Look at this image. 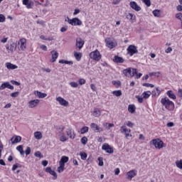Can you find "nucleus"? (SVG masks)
Listing matches in <instances>:
<instances>
[{
	"label": "nucleus",
	"instance_id": "obj_3",
	"mask_svg": "<svg viewBox=\"0 0 182 182\" xmlns=\"http://www.w3.org/2000/svg\"><path fill=\"white\" fill-rule=\"evenodd\" d=\"M90 59H92V60L99 62V60L102 59V55L99 50H95L90 53Z\"/></svg>",
	"mask_w": 182,
	"mask_h": 182
},
{
	"label": "nucleus",
	"instance_id": "obj_17",
	"mask_svg": "<svg viewBox=\"0 0 182 182\" xmlns=\"http://www.w3.org/2000/svg\"><path fill=\"white\" fill-rule=\"evenodd\" d=\"M37 105H39V100H33L28 102V107L33 109Z\"/></svg>",
	"mask_w": 182,
	"mask_h": 182
},
{
	"label": "nucleus",
	"instance_id": "obj_39",
	"mask_svg": "<svg viewBox=\"0 0 182 182\" xmlns=\"http://www.w3.org/2000/svg\"><path fill=\"white\" fill-rule=\"evenodd\" d=\"M58 63L62 64L65 63V65H73V61H68L66 60H60Z\"/></svg>",
	"mask_w": 182,
	"mask_h": 182
},
{
	"label": "nucleus",
	"instance_id": "obj_54",
	"mask_svg": "<svg viewBox=\"0 0 182 182\" xmlns=\"http://www.w3.org/2000/svg\"><path fill=\"white\" fill-rule=\"evenodd\" d=\"M18 95H19V92H12V93L10 95V96H11V97H18Z\"/></svg>",
	"mask_w": 182,
	"mask_h": 182
},
{
	"label": "nucleus",
	"instance_id": "obj_8",
	"mask_svg": "<svg viewBox=\"0 0 182 182\" xmlns=\"http://www.w3.org/2000/svg\"><path fill=\"white\" fill-rule=\"evenodd\" d=\"M90 127L93 130V132H95V133H100L103 132V128L97 126L96 123H91Z\"/></svg>",
	"mask_w": 182,
	"mask_h": 182
},
{
	"label": "nucleus",
	"instance_id": "obj_63",
	"mask_svg": "<svg viewBox=\"0 0 182 182\" xmlns=\"http://www.w3.org/2000/svg\"><path fill=\"white\" fill-rule=\"evenodd\" d=\"M127 126H128V127H133V126H134V124L130 121H129L127 124Z\"/></svg>",
	"mask_w": 182,
	"mask_h": 182
},
{
	"label": "nucleus",
	"instance_id": "obj_57",
	"mask_svg": "<svg viewBox=\"0 0 182 182\" xmlns=\"http://www.w3.org/2000/svg\"><path fill=\"white\" fill-rule=\"evenodd\" d=\"M5 16H4L3 14H0V23L5 22Z\"/></svg>",
	"mask_w": 182,
	"mask_h": 182
},
{
	"label": "nucleus",
	"instance_id": "obj_52",
	"mask_svg": "<svg viewBox=\"0 0 182 182\" xmlns=\"http://www.w3.org/2000/svg\"><path fill=\"white\" fill-rule=\"evenodd\" d=\"M41 39H43V41H53V38H45V36H40Z\"/></svg>",
	"mask_w": 182,
	"mask_h": 182
},
{
	"label": "nucleus",
	"instance_id": "obj_27",
	"mask_svg": "<svg viewBox=\"0 0 182 182\" xmlns=\"http://www.w3.org/2000/svg\"><path fill=\"white\" fill-rule=\"evenodd\" d=\"M68 161H69V157L63 156L61 157L59 164H65V163H68Z\"/></svg>",
	"mask_w": 182,
	"mask_h": 182
},
{
	"label": "nucleus",
	"instance_id": "obj_50",
	"mask_svg": "<svg viewBox=\"0 0 182 182\" xmlns=\"http://www.w3.org/2000/svg\"><path fill=\"white\" fill-rule=\"evenodd\" d=\"M142 2H144L146 6H150L151 5V1L150 0H142Z\"/></svg>",
	"mask_w": 182,
	"mask_h": 182
},
{
	"label": "nucleus",
	"instance_id": "obj_37",
	"mask_svg": "<svg viewBox=\"0 0 182 182\" xmlns=\"http://www.w3.org/2000/svg\"><path fill=\"white\" fill-rule=\"evenodd\" d=\"M160 12H161L160 10L156 9V10H154V11H152V14H153L154 16H156V18H160V16H161V14H160Z\"/></svg>",
	"mask_w": 182,
	"mask_h": 182
},
{
	"label": "nucleus",
	"instance_id": "obj_11",
	"mask_svg": "<svg viewBox=\"0 0 182 182\" xmlns=\"http://www.w3.org/2000/svg\"><path fill=\"white\" fill-rule=\"evenodd\" d=\"M129 6H131L132 9L136 11V12L141 11V7H140V6H139L136 1H131L129 3Z\"/></svg>",
	"mask_w": 182,
	"mask_h": 182
},
{
	"label": "nucleus",
	"instance_id": "obj_45",
	"mask_svg": "<svg viewBox=\"0 0 182 182\" xmlns=\"http://www.w3.org/2000/svg\"><path fill=\"white\" fill-rule=\"evenodd\" d=\"M176 167H178V168H180L181 170H182V160L181 159L180 161H176Z\"/></svg>",
	"mask_w": 182,
	"mask_h": 182
},
{
	"label": "nucleus",
	"instance_id": "obj_42",
	"mask_svg": "<svg viewBox=\"0 0 182 182\" xmlns=\"http://www.w3.org/2000/svg\"><path fill=\"white\" fill-rule=\"evenodd\" d=\"M81 134H85V133H87L89 132V127H83L80 129Z\"/></svg>",
	"mask_w": 182,
	"mask_h": 182
},
{
	"label": "nucleus",
	"instance_id": "obj_21",
	"mask_svg": "<svg viewBox=\"0 0 182 182\" xmlns=\"http://www.w3.org/2000/svg\"><path fill=\"white\" fill-rule=\"evenodd\" d=\"M6 68L9 69V70H14V69H18V65L15 64H12L11 63H6Z\"/></svg>",
	"mask_w": 182,
	"mask_h": 182
},
{
	"label": "nucleus",
	"instance_id": "obj_55",
	"mask_svg": "<svg viewBox=\"0 0 182 182\" xmlns=\"http://www.w3.org/2000/svg\"><path fill=\"white\" fill-rule=\"evenodd\" d=\"M78 83L79 85H85V83H86V80L83 78H81L78 80Z\"/></svg>",
	"mask_w": 182,
	"mask_h": 182
},
{
	"label": "nucleus",
	"instance_id": "obj_22",
	"mask_svg": "<svg viewBox=\"0 0 182 182\" xmlns=\"http://www.w3.org/2000/svg\"><path fill=\"white\" fill-rule=\"evenodd\" d=\"M105 43L107 46V48H109L110 49H113L116 46L114 45V43L110 39H105Z\"/></svg>",
	"mask_w": 182,
	"mask_h": 182
},
{
	"label": "nucleus",
	"instance_id": "obj_28",
	"mask_svg": "<svg viewBox=\"0 0 182 182\" xmlns=\"http://www.w3.org/2000/svg\"><path fill=\"white\" fill-rule=\"evenodd\" d=\"M23 4L26 5L28 9H31L33 4L32 2H29V0H23Z\"/></svg>",
	"mask_w": 182,
	"mask_h": 182
},
{
	"label": "nucleus",
	"instance_id": "obj_61",
	"mask_svg": "<svg viewBox=\"0 0 182 182\" xmlns=\"http://www.w3.org/2000/svg\"><path fill=\"white\" fill-rule=\"evenodd\" d=\"M41 49H42V50H45V52H46V50H48V47H46V46L45 45H41L40 46Z\"/></svg>",
	"mask_w": 182,
	"mask_h": 182
},
{
	"label": "nucleus",
	"instance_id": "obj_31",
	"mask_svg": "<svg viewBox=\"0 0 182 182\" xmlns=\"http://www.w3.org/2000/svg\"><path fill=\"white\" fill-rule=\"evenodd\" d=\"M93 116H95V117H99V116H100V109L94 108V109H93Z\"/></svg>",
	"mask_w": 182,
	"mask_h": 182
},
{
	"label": "nucleus",
	"instance_id": "obj_40",
	"mask_svg": "<svg viewBox=\"0 0 182 182\" xmlns=\"http://www.w3.org/2000/svg\"><path fill=\"white\" fill-rule=\"evenodd\" d=\"M112 95H114V96H116L117 97H120V96H122V90H119L113 91Z\"/></svg>",
	"mask_w": 182,
	"mask_h": 182
},
{
	"label": "nucleus",
	"instance_id": "obj_56",
	"mask_svg": "<svg viewBox=\"0 0 182 182\" xmlns=\"http://www.w3.org/2000/svg\"><path fill=\"white\" fill-rule=\"evenodd\" d=\"M11 83H12V85H16V86H21V82L16 80H11Z\"/></svg>",
	"mask_w": 182,
	"mask_h": 182
},
{
	"label": "nucleus",
	"instance_id": "obj_46",
	"mask_svg": "<svg viewBox=\"0 0 182 182\" xmlns=\"http://www.w3.org/2000/svg\"><path fill=\"white\" fill-rule=\"evenodd\" d=\"M99 163H98V166H100V167L103 166L105 163L103 162V158L102 157H99L97 159Z\"/></svg>",
	"mask_w": 182,
	"mask_h": 182
},
{
	"label": "nucleus",
	"instance_id": "obj_15",
	"mask_svg": "<svg viewBox=\"0 0 182 182\" xmlns=\"http://www.w3.org/2000/svg\"><path fill=\"white\" fill-rule=\"evenodd\" d=\"M51 55H52V59L50 60L51 63H53L55 62H56V60L58 59V56H59V53H58L57 51L55 50H52L50 52Z\"/></svg>",
	"mask_w": 182,
	"mask_h": 182
},
{
	"label": "nucleus",
	"instance_id": "obj_44",
	"mask_svg": "<svg viewBox=\"0 0 182 182\" xmlns=\"http://www.w3.org/2000/svg\"><path fill=\"white\" fill-rule=\"evenodd\" d=\"M34 156L36 157H38V159L43 158V155H42V153H41V151H36L34 154Z\"/></svg>",
	"mask_w": 182,
	"mask_h": 182
},
{
	"label": "nucleus",
	"instance_id": "obj_51",
	"mask_svg": "<svg viewBox=\"0 0 182 182\" xmlns=\"http://www.w3.org/2000/svg\"><path fill=\"white\" fill-rule=\"evenodd\" d=\"M70 85L71 86V87H77V86H79V84H77V82H70Z\"/></svg>",
	"mask_w": 182,
	"mask_h": 182
},
{
	"label": "nucleus",
	"instance_id": "obj_33",
	"mask_svg": "<svg viewBox=\"0 0 182 182\" xmlns=\"http://www.w3.org/2000/svg\"><path fill=\"white\" fill-rule=\"evenodd\" d=\"M128 112H129V113H134V112H136V106H134V105H129L128 106Z\"/></svg>",
	"mask_w": 182,
	"mask_h": 182
},
{
	"label": "nucleus",
	"instance_id": "obj_14",
	"mask_svg": "<svg viewBox=\"0 0 182 182\" xmlns=\"http://www.w3.org/2000/svg\"><path fill=\"white\" fill-rule=\"evenodd\" d=\"M22 141V137L21 136H14L11 139V144H16V143H19Z\"/></svg>",
	"mask_w": 182,
	"mask_h": 182
},
{
	"label": "nucleus",
	"instance_id": "obj_62",
	"mask_svg": "<svg viewBox=\"0 0 182 182\" xmlns=\"http://www.w3.org/2000/svg\"><path fill=\"white\" fill-rule=\"evenodd\" d=\"M60 140L61 141H68V138L65 136H61L60 138Z\"/></svg>",
	"mask_w": 182,
	"mask_h": 182
},
{
	"label": "nucleus",
	"instance_id": "obj_25",
	"mask_svg": "<svg viewBox=\"0 0 182 182\" xmlns=\"http://www.w3.org/2000/svg\"><path fill=\"white\" fill-rule=\"evenodd\" d=\"M166 95L170 99H173V100H176V99H177V97L174 95L172 90L167 91Z\"/></svg>",
	"mask_w": 182,
	"mask_h": 182
},
{
	"label": "nucleus",
	"instance_id": "obj_47",
	"mask_svg": "<svg viewBox=\"0 0 182 182\" xmlns=\"http://www.w3.org/2000/svg\"><path fill=\"white\" fill-rule=\"evenodd\" d=\"M32 151V149H31V147L29 146H27L26 147V149L24 151V154L26 155V156H29V154H31V151Z\"/></svg>",
	"mask_w": 182,
	"mask_h": 182
},
{
	"label": "nucleus",
	"instance_id": "obj_12",
	"mask_svg": "<svg viewBox=\"0 0 182 182\" xmlns=\"http://www.w3.org/2000/svg\"><path fill=\"white\" fill-rule=\"evenodd\" d=\"M46 173H49V174L53 176V180H56L58 178V174H56V172L52 170V168L50 167L46 168Z\"/></svg>",
	"mask_w": 182,
	"mask_h": 182
},
{
	"label": "nucleus",
	"instance_id": "obj_29",
	"mask_svg": "<svg viewBox=\"0 0 182 182\" xmlns=\"http://www.w3.org/2000/svg\"><path fill=\"white\" fill-rule=\"evenodd\" d=\"M16 151H19L21 156H24L25 151H23V145H19L16 147Z\"/></svg>",
	"mask_w": 182,
	"mask_h": 182
},
{
	"label": "nucleus",
	"instance_id": "obj_38",
	"mask_svg": "<svg viewBox=\"0 0 182 182\" xmlns=\"http://www.w3.org/2000/svg\"><path fill=\"white\" fill-rule=\"evenodd\" d=\"M126 18L129 21H134V19H136V16L133 15L132 13H129L127 14Z\"/></svg>",
	"mask_w": 182,
	"mask_h": 182
},
{
	"label": "nucleus",
	"instance_id": "obj_9",
	"mask_svg": "<svg viewBox=\"0 0 182 182\" xmlns=\"http://www.w3.org/2000/svg\"><path fill=\"white\" fill-rule=\"evenodd\" d=\"M10 89L14 90V85H11L9 82H3L0 86V90H5V89Z\"/></svg>",
	"mask_w": 182,
	"mask_h": 182
},
{
	"label": "nucleus",
	"instance_id": "obj_58",
	"mask_svg": "<svg viewBox=\"0 0 182 182\" xmlns=\"http://www.w3.org/2000/svg\"><path fill=\"white\" fill-rule=\"evenodd\" d=\"M176 18H177V19H180V21H181V22H182V14L181 13L177 14L176 15Z\"/></svg>",
	"mask_w": 182,
	"mask_h": 182
},
{
	"label": "nucleus",
	"instance_id": "obj_19",
	"mask_svg": "<svg viewBox=\"0 0 182 182\" xmlns=\"http://www.w3.org/2000/svg\"><path fill=\"white\" fill-rule=\"evenodd\" d=\"M113 62L115 63H124V59L119 55H114Z\"/></svg>",
	"mask_w": 182,
	"mask_h": 182
},
{
	"label": "nucleus",
	"instance_id": "obj_34",
	"mask_svg": "<svg viewBox=\"0 0 182 182\" xmlns=\"http://www.w3.org/2000/svg\"><path fill=\"white\" fill-rule=\"evenodd\" d=\"M151 95V92L150 91H146L142 93V97L144 99H149Z\"/></svg>",
	"mask_w": 182,
	"mask_h": 182
},
{
	"label": "nucleus",
	"instance_id": "obj_16",
	"mask_svg": "<svg viewBox=\"0 0 182 182\" xmlns=\"http://www.w3.org/2000/svg\"><path fill=\"white\" fill-rule=\"evenodd\" d=\"M85 45V41H82V38H78L76 39V46L79 49H82Z\"/></svg>",
	"mask_w": 182,
	"mask_h": 182
},
{
	"label": "nucleus",
	"instance_id": "obj_6",
	"mask_svg": "<svg viewBox=\"0 0 182 182\" xmlns=\"http://www.w3.org/2000/svg\"><path fill=\"white\" fill-rule=\"evenodd\" d=\"M56 102H58L60 106H63L64 107H68L69 106V102L65 100V98L62 97H58L55 98Z\"/></svg>",
	"mask_w": 182,
	"mask_h": 182
},
{
	"label": "nucleus",
	"instance_id": "obj_2",
	"mask_svg": "<svg viewBox=\"0 0 182 182\" xmlns=\"http://www.w3.org/2000/svg\"><path fill=\"white\" fill-rule=\"evenodd\" d=\"M150 144L154 146L155 149L160 150L164 147V142L161 141L160 139H152L150 141Z\"/></svg>",
	"mask_w": 182,
	"mask_h": 182
},
{
	"label": "nucleus",
	"instance_id": "obj_4",
	"mask_svg": "<svg viewBox=\"0 0 182 182\" xmlns=\"http://www.w3.org/2000/svg\"><path fill=\"white\" fill-rule=\"evenodd\" d=\"M68 23L72 25V26H80V25H82V21H80L79 18L75 17L71 20H68Z\"/></svg>",
	"mask_w": 182,
	"mask_h": 182
},
{
	"label": "nucleus",
	"instance_id": "obj_26",
	"mask_svg": "<svg viewBox=\"0 0 182 182\" xmlns=\"http://www.w3.org/2000/svg\"><path fill=\"white\" fill-rule=\"evenodd\" d=\"M102 126L105 127V130H110L111 127H114V124L105 122Z\"/></svg>",
	"mask_w": 182,
	"mask_h": 182
},
{
	"label": "nucleus",
	"instance_id": "obj_35",
	"mask_svg": "<svg viewBox=\"0 0 182 182\" xmlns=\"http://www.w3.org/2000/svg\"><path fill=\"white\" fill-rule=\"evenodd\" d=\"M74 56L76 60H80L82 59V53H77L76 51L74 52Z\"/></svg>",
	"mask_w": 182,
	"mask_h": 182
},
{
	"label": "nucleus",
	"instance_id": "obj_36",
	"mask_svg": "<svg viewBox=\"0 0 182 182\" xmlns=\"http://www.w3.org/2000/svg\"><path fill=\"white\" fill-rule=\"evenodd\" d=\"M34 137L36 139V140H41V139H42V132H36L34 133Z\"/></svg>",
	"mask_w": 182,
	"mask_h": 182
},
{
	"label": "nucleus",
	"instance_id": "obj_7",
	"mask_svg": "<svg viewBox=\"0 0 182 182\" xmlns=\"http://www.w3.org/2000/svg\"><path fill=\"white\" fill-rule=\"evenodd\" d=\"M102 150H105L106 153H108L109 154H112L114 153V150H113V147H111L110 145L107 143H105L102 146Z\"/></svg>",
	"mask_w": 182,
	"mask_h": 182
},
{
	"label": "nucleus",
	"instance_id": "obj_59",
	"mask_svg": "<svg viewBox=\"0 0 182 182\" xmlns=\"http://www.w3.org/2000/svg\"><path fill=\"white\" fill-rule=\"evenodd\" d=\"M159 75H160V72L149 73V76H157V77H159Z\"/></svg>",
	"mask_w": 182,
	"mask_h": 182
},
{
	"label": "nucleus",
	"instance_id": "obj_23",
	"mask_svg": "<svg viewBox=\"0 0 182 182\" xmlns=\"http://www.w3.org/2000/svg\"><path fill=\"white\" fill-rule=\"evenodd\" d=\"M35 95L38 96V97H39V99H45V97H46L48 96V95L46 93H43L40 91H36Z\"/></svg>",
	"mask_w": 182,
	"mask_h": 182
},
{
	"label": "nucleus",
	"instance_id": "obj_10",
	"mask_svg": "<svg viewBox=\"0 0 182 182\" xmlns=\"http://www.w3.org/2000/svg\"><path fill=\"white\" fill-rule=\"evenodd\" d=\"M137 176V171L136 170H131L127 173V179L132 180L134 177Z\"/></svg>",
	"mask_w": 182,
	"mask_h": 182
},
{
	"label": "nucleus",
	"instance_id": "obj_20",
	"mask_svg": "<svg viewBox=\"0 0 182 182\" xmlns=\"http://www.w3.org/2000/svg\"><path fill=\"white\" fill-rule=\"evenodd\" d=\"M132 68L123 70L122 73L127 77H132Z\"/></svg>",
	"mask_w": 182,
	"mask_h": 182
},
{
	"label": "nucleus",
	"instance_id": "obj_32",
	"mask_svg": "<svg viewBox=\"0 0 182 182\" xmlns=\"http://www.w3.org/2000/svg\"><path fill=\"white\" fill-rule=\"evenodd\" d=\"M160 93H161L160 90H159V88H156V90H154L151 92V95H152V96H154L155 97H156V96H159L160 95Z\"/></svg>",
	"mask_w": 182,
	"mask_h": 182
},
{
	"label": "nucleus",
	"instance_id": "obj_53",
	"mask_svg": "<svg viewBox=\"0 0 182 182\" xmlns=\"http://www.w3.org/2000/svg\"><path fill=\"white\" fill-rule=\"evenodd\" d=\"M136 99H137L139 103H143V97H140L139 95L136 96Z\"/></svg>",
	"mask_w": 182,
	"mask_h": 182
},
{
	"label": "nucleus",
	"instance_id": "obj_30",
	"mask_svg": "<svg viewBox=\"0 0 182 182\" xmlns=\"http://www.w3.org/2000/svg\"><path fill=\"white\" fill-rule=\"evenodd\" d=\"M67 133V136H68L70 137V139H75V136H76V134H75V132H73V135H72V129H68L66 131Z\"/></svg>",
	"mask_w": 182,
	"mask_h": 182
},
{
	"label": "nucleus",
	"instance_id": "obj_64",
	"mask_svg": "<svg viewBox=\"0 0 182 182\" xmlns=\"http://www.w3.org/2000/svg\"><path fill=\"white\" fill-rule=\"evenodd\" d=\"M178 95L179 97H182V89L181 88L178 89Z\"/></svg>",
	"mask_w": 182,
	"mask_h": 182
},
{
	"label": "nucleus",
	"instance_id": "obj_1",
	"mask_svg": "<svg viewBox=\"0 0 182 182\" xmlns=\"http://www.w3.org/2000/svg\"><path fill=\"white\" fill-rule=\"evenodd\" d=\"M161 103L165 107L166 109H167V110H169L170 112H173V110H174V102L171 101L168 97H165L161 98Z\"/></svg>",
	"mask_w": 182,
	"mask_h": 182
},
{
	"label": "nucleus",
	"instance_id": "obj_41",
	"mask_svg": "<svg viewBox=\"0 0 182 182\" xmlns=\"http://www.w3.org/2000/svg\"><path fill=\"white\" fill-rule=\"evenodd\" d=\"M80 156L81 157V160H86V159H87V154H86L85 151L80 152Z\"/></svg>",
	"mask_w": 182,
	"mask_h": 182
},
{
	"label": "nucleus",
	"instance_id": "obj_48",
	"mask_svg": "<svg viewBox=\"0 0 182 182\" xmlns=\"http://www.w3.org/2000/svg\"><path fill=\"white\" fill-rule=\"evenodd\" d=\"M82 144H87V137L86 136H83L82 138H81V140H80Z\"/></svg>",
	"mask_w": 182,
	"mask_h": 182
},
{
	"label": "nucleus",
	"instance_id": "obj_13",
	"mask_svg": "<svg viewBox=\"0 0 182 182\" xmlns=\"http://www.w3.org/2000/svg\"><path fill=\"white\" fill-rule=\"evenodd\" d=\"M120 132L121 133H124L126 139H129L133 136L132 134H129V132H127V128H126L124 126L121 127Z\"/></svg>",
	"mask_w": 182,
	"mask_h": 182
},
{
	"label": "nucleus",
	"instance_id": "obj_49",
	"mask_svg": "<svg viewBox=\"0 0 182 182\" xmlns=\"http://www.w3.org/2000/svg\"><path fill=\"white\" fill-rule=\"evenodd\" d=\"M134 75H137V69L136 68H132V73H131V77H133Z\"/></svg>",
	"mask_w": 182,
	"mask_h": 182
},
{
	"label": "nucleus",
	"instance_id": "obj_43",
	"mask_svg": "<svg viewBox=\"0 0 182 182\" xmlns=\"http://www.w3.org/2000/svg\"><path fill=\"white\" fill-rule=\"evenodd\" d=\"M60 166L58 168V172L62 173L65 170V164H59Z\"/></svg>",
	"mask_w": 182,
	"mask_h": 182
},
{
	"label": "nucleus",
	"instance_id": "obj_5",
	"mask_svg": "<svg viewBox=\"0 0 182 182\" xmlns=\"http://www.w3.org/2000/svg\"><path fill=\"white\" fill-rule=\"evenodd\" d=\"M127 50L129 55H130V56H133V55H134L135 53H139L137 47H136V46H134V45H130L127 48Z\"/></svg>",
	"mask_w": 182,
	"mask_h": 182
},
{
	"label": "nucleus",
	"instance_id": "obj_24",
	"mask_svg": "<svg viewBox=\"0 0 182 182\" xmlns=\"http://www.w3.org/2000/svg\"><path fill=\"white\" fill-rule=\"evenodd\" d=\"M7 50H11V52H15L16 50V43H12L10 46H6Z\"/></svg>",
	"mask_w": 182,
	"mask_h": 182
},
{
	"label": "nucleus",
	"instance_id": "obj_60",
	"mask_svg": "<svg viewBox=\"0 0 182 182\" xmlns=\"http://www.w3.org/2000/svg\"><path fill=\"white\" fill-rule=\"evenodd\" d=\"M49 164V162L47 160H44L41 162L42 166H43V167H46V166H48V164Z\"/></svg>",
	"mask_w": 182,
	"mask_h": 182
},
{
	"label": "nucleus",
	"instance_id": "obj_18",
	"mask_svg": "<svg viewBox=\"0 0 182 182\" xmlns=\"http://www.w3.org/2000/svg\"><path fill=\"white\" fill-rule=\"evenodd\" d=\"M19 50H25L26 49V39H21L20 47H18Z\"/></svg>",
	"mask_w": 182,
	"mask_h": 182
}]
</instances>
